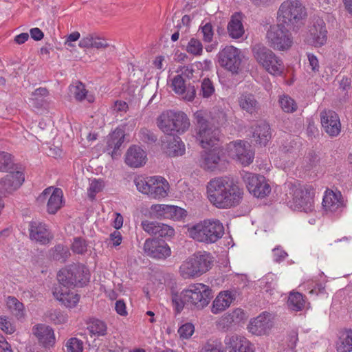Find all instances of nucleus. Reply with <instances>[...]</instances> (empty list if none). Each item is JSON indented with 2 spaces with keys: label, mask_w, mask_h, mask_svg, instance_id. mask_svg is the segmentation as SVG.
<instances>
[{
  "label": "nucleus",
  "mask_w": 352,
  "mask_h": 352,
  "mask_svg": "<svg viewBox=\"0 0 352 352\" xmlns=\"http://www.w3.org/2000/svg\"><path fill=\"white\" fill-rule=\"evenodd\" d=\"M235 299L234 294L231 291L220 292L212 301L211 312L219 314L226 310Z\"/></svg>",
  "instance_id": "28"
},
{
  "label": "nucleus",
  "mask_w": 352,
  "mask_h": 352,
  "mask_svg": "<svg viewBox=\"0 0 352 352\" xmlns=\"http://www.w3.org/2000/svg\"><path fill=\"white\" fill-rule=\"evenodd\" d=\"M224 343L229 352H255V348L246 338L237 334L227 336Z\"/></svg>",
  "instance_id": "23"
},
{
  "label": "nucleus",
  "mask_w": 352,
  "mask_h": 352,
  "mask_svg": "<svg viewBox=\"0 0 352 352\" xmlns=\"http://www.w3.org/2000/svg\"><path fill=\"white\" fill-rule=\"evenodd\" d=\"M214 91L213 82L208 78H205L201 84L200 95L204 98H209L214 94Z\"/></svg>",
  "instance_id": "44"
},
{
  "label": "nucleus",
  "mask_w": 352,
  "mask_h": 352,
  "mask_svg": "<svg viewBox=\"0 0 352 352\" xmlns=\"http://www.w3.org/2000/svg\"><path fill=\"white\" fill-rule=\"evenodd\" d=\"M87 329L91 336L99 337L106 335L107 327L104 322L94 319L88 324Z\"/></svg>",
  "instance_id": "41"
},
{
  "label": "nucleus",
  "mask_w": 352,
  "mask_h": 352,
  "mask_svg": "<svg viewBox=\"0 0 352 352\" xmlns=\"http://www.w3.org/2000/svg\"><path fill=\"white\" fill-rule=\"evenodd\" d=\"M49 320L55 324H63L67 322V316L59 310H53L49 314Z\"/></svg>",
  "instance_id": "52"
},
{
  "label": "nucleus",
  "mask_w": 352,
  "mask_h": 352,
  "mask_svg": "<svg viewBox=\"0 0 352 352\" xmlns=\"http://www.w3.org/2000/svg\"><path fill=\"white\" fill-rule=\"evenodd\" d=\"M59 283L70 287H82L89 280V270L82 264H72L61 269L58 274Z\"/></svg>",
  "instance_id": "10"
},
{
  "label": "nucleus",
  "mask_w": 352,
  "mask_h": 352,
  "mask_svg": "<svg viewBox=\"0 0 352 352\" xmlns=\"http://www.w3.org/2000/svg\"><path fill=\"white\" fill-rule=\"evenodd\" d=\"M79 46L85 48L105 49L109 47V44L104 38L89 34L80 41Z\"/></svg>",
  "instance_id": "37"
},
{
  "label": "nucleus",
  "mask_w": 352,
  "mask_h": 352,
  "mask_svg": "<svg viewBox=\"0 0 352 352\" xmlns=\"http://www.w3.org/2000/svg\"><path fill=\"white\" fill-rule=\"evenodd\" d=\"M188 234L196 241L206 244L213 243L223 236L224 227L219 220L207 219L190 228Z\"/></svg>",
  "instance_id": "5"
},
{
  "label": "nucleus",
  "mask_w": 352,
  "mask_h": 352,
  "mask_svg": "<svg viewBox=\"0 0 352 352\" xmlns=\"http://www.w3.org/2000/svg\"><path fill=\"white\" fill-rule=\"evenodd\" d=\"M143 251L147 256L157 261H165L172 254L170 247L166 242L155 238L145 240Z\"/></svg>",
  "instance_id": "14"
},
{
  "label": "nucleus",
  "mask_w": 352,
  "mask_h": 352,
  "mask_svg": "<svg viewBox=\"0 0 352 352\" xmlns=\"http://www.w3.org/2000/svg\"><path fill=\"white\" fill-rule=\"evenodd\" d=\"M252 50L258 64L269 74L280 76L283 73L285 66L282 59L271 50L262 44H256L252 47Z\"/></svg>",
  "instance_id": "7"
},
{
  "label": "nucleus",
  "mask_w": 352,
  "mask_h": 352,
  "mask_svg": "<svg viewBox=\"0 0 352 352\" xmlns=\"http://www.w3.org/2000/svg\"><path fill=\"white\" fill-rule=\"evenodd\" d=\"M208 198L218 208H230L239 205L243 199V190L233 179L215 177L207 185Z\"/></svg>",
  "instance_id": "1"
},
{
  "label": "nucleus",
  "mask_w": 352,
  "mask_h": 352,
  "mask_svg": "<svg viewBox=\"0 0 352 352\" xmlns=\"http://www.w3.org/2000/svg\"><path fill=\"white\" fill-rule=\"evenodd\" d=\"M147 160L146 152L140 146L133 145L129 147L125 155V162L133 168L144 166Z\"/></svg>",
  "instance_id": "29"
},
{
  "label": "nucleus",
  "mask_w": 352,
  "mask_h": 352,
  "mask_svg": "<svg viewBox=\"0 0 352 352\" xmlns=\"http://www.w3.org/2000/svg\"><path fill=\"white\" fill-rule=\"evenodd\" d=\"M87 245L85 239L75 238L72 245V250L74 252L82 254L87 251Z\"/></svg>",
  "instance_id": "50"
},
{
  "label": "nucleus",
  "mask_w": 352,
  "mask_h": 352,
  "mask_svg": "<svg viewBox=\"0 0 352 352\" xmlns=\"http://www.w3.org/2000/svg\"><path fill=\"white\" fill-rule=\"evenodd\" d=\"M252 133L255 142L260 145L265 146L272 137L270 127L265 122L256 124Z\"/></svg>",
  "instance_id": "34"
},
{
  "label": "nucleus",
  "mask_w": 352,
  "mask_h": 352,
  "mask_svg": "<svg viewBox=\"0 0 352 352\" xmlns=\"http://www.w3.org/2000/svg\"><path fill=\"white\" fill-rule=\"evenodd\" d=\"M67 352H82L83 342L76 338L69 339L66 344Z\"/></svg>",
  "instance_id": "49"
},
{
  "label": "nucleus",
  "mask_w": 352,
  "mask_h": 352,
  "mask_svg": "<svg viewBox=\"0 0 352 352\" xmlns=\"http://www.w3.org/2000/svg\"><path fill=\"white\" fill-rule=\"evenodd\" d=\"M292 190V199L289 201L291 208L306 213L312 212L314 210L316 192L312 186H294Z\"/></svg>",
  "instance_id": "9"
},
{
  "label": "nucleus",
  "mask_w": 352,
  "mask_h": 352,
  "mask_svg": "<svg viewBox=\"0 0 352 352\" xmlns=\"http://www.w3.org/2000/svg\"><path fill=\"white\" fill-rule=\"evenodd\" d=\"M200 29L203 35V40L208 43L212 41L214 35L212 25L210 23H206Z\"/></svg>",
  "instance_id": "57"
},
{
  "label": "nucleus",
  "mask_w": 352,
  "mask_h": 352,
  "mask_svg": "<svg viewBox=\"0 0 352 352\" xmlns=\"http://www.w3.org/2000/svg\"><path fill=\"white\" fill-rule=\"evenodd\" d=\"M175 234L174 229L164 223H160L156 236L162 238L172 237Z\"/></svg>",
  "instance_id": "53"
},
{
  "label": "nucleus",
  "mask_w": 352,
  "mask_h": 352,
  "mask_svg": "<svg viewBox=\"0 0 352 352\" xmlns=\"http://www.w3.org/2000/svg\"><path fill=\"white\" fill-rule=\"evenodd\" d=\"M327 40V30L324 22L318 19L309 28L307 36V42L314 47L324 45Z\"/></svg>",
  "instance_id": "20"
},
{
  "label": "nucleus",
  "mask_w": 352,
  "mask_h": 352,
  "mask_svg": "<svg viewBox=\"0 0 352 352\" xmlns=\"http://www.w3.org/2000/svg\"><path fill=\"white\" fill-rule=\"evenodd\" d=\"M103 188L102 181L94 179L91 180L89 184V187L87 190L89 197L93 200L95 199V197L97 193L100 192Z\"/></svg>",
  "instance_id": "46"
},
{
  "label": "nucleus",
  "mask_w": 352,
  "mask_h": 352,
  "mask_svg": "<svg viewBox=\"0 0 352 352\" xmlns=\"http://www.w3.org/2000/svg\"><path fill=\"white\" fill-rule=\"evenodd\" d=\"M335 347L337 352H352V329H346L340 333Z\"/></svg>",
  "instance_id": "36"
},
{
  "label": "nucleus",
  "mask_w": 352,
  "mask_h": 352,
  "mask_svg": "<svg viewBox=\"0 0 352 352\" xmlns=\"http://www.w3.org/2000/svg\"><path fill=\"white\" fill-rule=\"evenodd\" d=\"M32 333L39 344L45 348H50L56 343V337L53 329L45 324H38L33 327Z\"/></svg>",
  "instance_id": "24"
},
{
  "label": "nucleus",
  "mask_w": 352,
  "mask_h": 352,
  "mask_svg": "<svg viewBox=\"0 0 352 352\" xmlns=\"http://www.w3.org/2000/svg\"><path fill=\"white\" fill-rule=\"evenodd\" d=\"M185 144L180 138H173L166 148V153L170 157L181 156L185 153Z\"/></svg>",
  "instance_id": "40"
},
{
  "label": "nucleus",
  "mask_w": 352,
  "mask_h": 352,
  "mask_svg": "<svg viewBox=\"0 0 352 352\" xmlns=\"http://www.w3.org/2000/svg\"><path fill=\"white\" fill-rule=\"evenodd\" d=\"M195 119L199 127L197 138L200 142L202 148L207 146H214V142H219V131L216 127H210L206 120L207 113L204 111H197L194 114Z\"/></svg>",
  "instance_id": "12"
},
{
  "label": "nucleus",
  "mask_w": 352,
  "mask_h": 352,
  "mask_svg": "<svg viewBox=\"0 0 352 352\" xmlns=\"http://www.w3.org/2000/svg\"><path fill=\"white\" fill-rule=\"evenodd\" d=\"M6 304L10 312L17 317L22 316V302L14 296H8Z\"/></svg>",
  "instance_id": "43"
},
{
  "label": "nucleus",
  "mask_w": 352,
  "mask_h": 352,
  "mask_svg": "<svg viewBox=\"0 0 352 352\" xmlns=\"http://www.w3.org/2000/svg\"><path fill=\"white\" fill-rule=\"evenodd\" d=\"M272 256L275 262L280 263L285 260L288 255L280 246H277L272 250Z\"/></svg>",
  "instance_id": "60"
},
{
  "label": "nucleus",
  "mask_w": 352,
  "mask_h": 352,
  "mask_svg": "<svg viewBox=\"0 0 352 352\" xmlns=\"http://www.w3.org/2000/svg\"><path fill=\"white\" fill-rule=\"evenodd\" d=\"M37 200L40 203H44L47 200V211L54 214L63 206V190L59 188L48 187L38 197Z\"/></svg>",
  "instance_id": "17"
},
{
  "label": "nucleus",
  "mask_w": 352,
  "mask_h": 352,
  "mask_svg": "<svg viewBox=\"0 0 352 352\" xmlns=\"http://www.w3.org/2000/svg\"><path fill=\"white\" fill-rule=\"evenodd\" d=\"M0 329L7 334H12L15 331L14 325L6 316H0Z\"/></svg>",
  "instance_id": "56"
},
{
  "label": "nucleus",
  "mask_w": 352,
  "mask_h": 352,
  "mask_svg": "<svg viewBox=\"0 0 352 352\" xmlns=\"http://www.w3.org/2000/svg\"><path fill=\"white\" fill-rule=\"evenodd\" d=\"M29 235L32 241H35L45 245L53 239V234L47 226L38 219H33L29 223Z\"/></svg>",
  "instance_id": "19"
},
{
  "label": "nucleus",
  "mask_w": 352,
  "mask_h": 352,
  "mask_svg": "<svg viewBox=\"0 0 352 352\" xmlns=\"http://www.w3.org/2000/svg\"><path fill=\"white\" fill-rule=\"evenodd\" d=\"M211 289L203 283L190 285L181 292H172L171 300L177 312L181 311L184 305L194 306L198 309L206 307L212 297Z\"/></svg>",
  "instance_id": "2"
},
{
  "label": "nucleus",
  "mask_w": 352,
  "mask_h": 352,
  "mask_svg": "<svg viewBox=\"0 0 352 352\" xmlns=\"http://www.w3.org/2000/svg\"><path fill=\"white\" fill-rule=\"evenodd\" d=\"M307 9L300 0H285L280 6L277 12L279 23L297 32L307 18Z\"/></svg>",
  "instance_id": "3"
},
{
  "label": "nucleus",
  "mask_w": 352,
  "mask_h": 352,
  "mask_svg": "<svg viewBox=\"0 0 352 352\" xmlns=\"http://www.w3.org/2000/svg\"><path fill=\"white\" fill-rule=\"evenodd\" d=\"M171 86L173 90L177 94H183L186 87L182 75H177L173 78Z\"/></svg>",
  "instance_id": "47"
},
{
  "label": "nucleus",
  "mask_w": 352,
  "mask_h": 352,
  "mask_svg": "<svg viewBox=\"0 0 352 352\" xmlns=\"http://www.w3.org/2000/svg\"><path fill=\"white\" fill-rule=\"evenodd\" d=\"M109 245L111 247L116 248L119 246L122 241V236L118 230H114L109 234Z\"/></svg>",
  "instance_id": "59"
},
{
  "label": "nucleus",
  "mask_w": 352,
  "mask_h": 352,
  "mask_svg": "<svg viewBox=\"0 0 352 352\" xmlns=\"http://www.w3.org/2000/svg\"><path fill=\"white\" fill-rule=\"evenodd\" d=\"M243 179L250 193L256 197L263 198L271 192V187L263 176L246 172Z\"/></svg>",
  "instance_id": "15"
},
{
  "label": "nucleus",
  "mask_w": 352,
  "mask_h": 352,
  "mask_svg": "<svg viewBox=\"0 0 352 352\" xmlns=\"http://www.w3.org/2000/svg\"><path fill=\"white\" fill-rule=\"evenodd\" d=\"M342 206L341 194L333 190H327L323 197L322 206L326 211L336 212Z\"/></svg>",
  "instance_id": "33"
},
{
  "label": "nucleus",
  "mask_w": 352,
  "mask_h": 352,
  "mask_svg": "<svg viewBox=\"0 0 352 352\" xmlns=\"http://www.w3.org/2000/svg\"><path fill=\"white\" fill-rule=\"evenodd\" d=\"M151 209L157 218L178 219L184 213L181 208L172 205L154 204Z\"/></svg>",
  "instance_id": "30"
},
{
  "label": "nucleus",
  "mask_w": 352,
  "mask_h": 352,
  "mask_svg": "<svg viewBox=\"0 0 352 352\" xmlns=\"http://www.w3.org/2000/svg\"><path fill=\"white\" fill-rule=\"evenodd\" d=\"M237 101L240 108L251 115L256 113L259 109L258 102L252 93H241L238 97Z\"/></svg>",
  "instance_id": "31"
},
{
  "label": "nucleus",
  "mask_w": 352,
  "mask_h": 352,
  "mask_svg": "<svg viewBox=\"0 0 352 352\" xmlns=\"http://www.w3.org/2000/svg\"><path fill=\"white\" fill-rule=\"evenodd\" d=\"M217 142H214V146L210 144L204 148L205 151L201 153L199 163L204 170L213 171L219 167L222 149L217 146Z\"/></svg>",
  "instance_id": "18"
},
{
  "label": "nucleus",
  "mask_w": 352,
  "mask_h": 352,
  "mask_svg": "<svg viewBox=\"0 0 352 352\" xmlns=\"http://www.w3.org/2000/svg\"><path fill=\"white\" fill-rule=\"evenodd\" d=\"M266 38L269 45L274 50L279 51L288 50L294 43L292 33L285 28V25L279 23L270 26Z\"/></svg>",
  "instance_id": "11"
},
{
  "label": "nucleus",
  "mask_w": 352,
  "mask_h": 352,
  "mask_svg": "<svg viewBox=\"0 0 352 352\" xmlns=\"http://www.w3.org/2000/svg\"><path fill=\"white\" fill-rule=\"evenodd\" d=\"M129 109L128 104L123 100H116L113 106V111L120 115L126 113Z\"/></svg>",
  "instance_id": "62"
},
{
  "label": "nucleus",
  "mask_w": 352,
  "mask_h": 352,
  "mask_svg": "<svg viewBox=\"0 0 352 352\" xmlns=\"http://www.w3.org/2000/svg\"><path fill=\"white\" fill-rule=\"evenodd\" d=\"M201 352H226L219 342H208L202 347Z\"/></svg>",
  "instance_id": "54"
},
{
  "label": "nucleus",
  "mask_w": 352,
  "mask_h": 352,
  "mask_svg": "<svg viewBox=\"0 0 352 352\" xmlns=\"http://www.w3.org/2000/svg\"><path fill=\"white\" fill-rule=\"evenodd\" d=\"M220 65L233 74L238 73L241 63L240 50L232 45L226 46L218 54Z\"/></svg>",
  "instance_id": "16"
},
{
  "label": "nucleus",
  "mask_w": 352,
  "mask_h": 352,
  "mask_svg": "<svg viewBox=\"0 0 352 352\" xmlns=\"http://www.w3.org/2000/svg\"><path fill=\"white\" fill-rule=\"evenodd\" d=\"M278 102L281 109L285 113H294L298 109V105L295 100L288 95L283 94L280 96Z\"/></svg>",
  "instance_id": "42"
},
{
  "label": "nucleus",
  "mask_w": 352,
  "mask_h": 352,
  "mask_svg": "<svg viewBox=\"0 0 352 352\" xmlns=\"http://www.w3.org/2000/svg\"><path fill=\"white\" fill-rule=\"evenodd\" d=\"M195 331V327L191 323H186L178 329V333L184 339H188L192 336Z\"/></svg>",
  "instance_id": "55"
},
{
  "label": "nucleus",
  "mask_w": 352,
  "mask_h": 352,
  "mask_svg": "<svg viewBox=\"0 0 352 352\" xmlns=\"http://www.w3.org/2000/svg\"><path fill=\"white\" fill-rule=\"evenodd\" d=\"M183 98L188 101H192L195 98L196 90L194 86L185 88V92L181 94Z\"/></svg>",
  "instance_id": "64"
},
{
  "label": "nucleus",
  "mask_w": 352,
  "mask_h": 352,
  "mask_svg": "<svg viewBox=\"0 0 352 352\" xmlns=\"http://www.w3.org/2000/svg\"><path fill=\"white\" fill-rule=\"evenodd\" d=\"M186 51L194 56H199L203 52L202 43L199 40L192 38L188 43Z\"/></svg>",
  "instance_id": "45"
},
{
  "label": "nucleus",
  "mask_w": 352,
  "mask_h": 352,
  "mask_svg": "<svg viewBox=\"0 0 352 352\" xmlns=\"http://www.w3.org/2000/svg\"><path fill=\"white\" fill-rule=\"evenodd\" d=\"M228 155L238 161L243 166H247L253 162L254 151L246 141L236 140L230 142L227 146Z\"/></svg>",
  "instance_id": "13"
},
{
  "label": "nucleus",
  "mask_w": 352,
  "mask_h": 352,
  "mask_svg": "<svg viewBox=\"0 0 352 352\" xmlns=\"http://www.w3.org/2000/svg\"><path fill=\"white\" fill-rule=\"evenodd\" d=\"M233 324H236L230 313L222 316L217 322V325L222 330H228Z\"/></svg>",
  "instance_id": "48"
},
{
  "label": "nucleus",
  "mask_w": 352,
  "mask_h": 352,
  "mask_svg": "<svg viewBox=\"0 0 352 352\" xmlns=\"http://www.w3.org/2000/svg\"><path fill=\"white\" fill-rule=\"evenodd\" d=\"M157 125L166 135H182L188 130L190 122L184 112L168 110L158 116Z\"/></svg>",
  "instance_id": "4"
},
{
  "label": "nucleus",
  "mask_w": 352,
  "mask_h": 352,
  "mask_svg": "<svg viewBox=\"0 0 352 352\" xmlns=\"http://www.w3.org/2000/svg\"><path fill=\"white\" fill-rule=\"evenodd\" d=\"M139 137L146 143H152L157 140L155 134L147 129H142L139 132Z\"/></svg>",
  "instance_id": "58"
},
{
  "label": "nucleus",
  "mask_w": 352,
  "mask_h": 352,
  "mask_svg": "<svg viewBox=\"0 0 352 352\" xmlns=\"http://www.w3.org/2000/svg\"><path fill=\"white\" fill-rule=\"evenodd\" d=\"M22 185V172L19 174H10L0 179V193L4 196L12 194Z\"/></svg>",
  "instance_id": "27"
},
{
  "label": "nucleus",
  "mask_w": 352,
  "mask_h": 352,
  "mask_svg": "<svg viewBox=\"0 0 352 352\" xmlns=\"http://www.w3.org/2000/svg\"><path fill=\"white\" fill-rule=\"evenodd\" d=\"M307 59L309 63V66L310 67L311 71L314 73L318 72L320 69V65L318 58L316 55L311 53H307Z\"/></svg>",
  "instance_id": "61"
},
{
  "label": "nucleus",
  "mask_w": 352,
  "mask_h": 352,
  "mask_svg": "<svg viewBox=\"0 0 352 352\" xmlns=\"http://www.w3.org/2000/svg\"><path fill=\"white\" fill-rule=\"evenodd\" d=\"M160 223L156 221H150L144 220L142 221L141 226L142 229L151 235H157V230Z\"/></svg>",
  "instance_id": "51"
},
{
  "label": "nucleus",
  "mask_w": 352,
  "mask_h": 352,
  "mask_svg": "<svg viewBox=\"0 0 352 352\" xmlns=\"http://www.w3.org/2000/svg\"><path fill=\"white\" fill-rule=\"evenodd\" d=\"M134 182L139 192L151 198L160 199L168 195L169 184L161 176H138Z\"/></svg>",
  "instance_id": "8"
},
{
  "label": "nucleus",
  "mask_w": 352,
  "mask_h": 352,
  "mask_svg": "<svg viewBox=\"0 0 352 352\" xmlns=\"http://www.w3.org/2000/svg\"><path fill=\"white\" fill-rule=\"evenodd\" d=\"M287 305L289 309L292 311H301L305 307V297L299 292H291L288 297Z\"/></svg>",
  "instance_id": "39"
},
{
  "label": "nucleus",
  "mask_w": 352,
  "mask_h": 352,
  "mask_svg": "<svg viewBox=\"0 0 352 352\" xmlns=\"http://www.w3.org/2000/svg\"><path fill=\"white\" fill-rule=\"evenodd\" d=\"M115 310L121 316H126L128 314L126 303L123 300H118L116 302Z\"/></svg>",
  "instance_id": "63"
},
{
  "label": "nucleus",
  "mask_w": 352,
  "mask_h": 352,
  "mask_svg": "<svg viewBox=\"0 0 352 352\" xmlns=\"http://www.w3.org/2000/svg\"><path fill=\"white\" fill-rule=\"evenodd\" d=\"M242 19L243 17L240 13H235L232 16L228 25V31L232 38H239L243 35L245 30Z\"/></svg>",
  "instance_id": "35"
},
{
  "label": "nucleus",
  "mask_w": 352,
  "mask_h": 352,
  "mask_svg": "<svg viewBox=\"0 0 352 352\" xmlns=\"http://www.w3.org/2000/svg\"><path fill=\"white\" fill-rule=\"evenodd\" d=\"M272 326L270 314L263 312L250 322L248 329L254 335L262 336L267 333Z\"/></svg>",
  "instance_id": "25"
},
{
  "label": "nucleus",
  "mask_w": 352,
  "mask_h": 352,
  "mask_svg": "<svg viewBox=\"0 0 352 352\" xmlns=\"http://www.w3.org/2000/svg\"><path fill=\"white\" fill-rule=\"evenodd\" d=\"M71 287L58 283L53 289V296L67 307H75L79 301V296L70 290Z\"/></svg>",
  "instance_id": "22"
},
{
  "label": "nucleus",
  "mask_w": 352,
  "mask_h": 352,
  "mask_svg": "<svg viewBox=\"0 0 352 352\" xmlns=\"http://www.w3.org/2000/svg\"><path fill=\"white\" fill-rule=\"evenodd\" d=\"M212 263V257L209 253L195 254L182 262L179 272L184 279L195 278L208 272Z\"/></svg>",
  "instance_id": "6"
},
{
  "label": "nucleus",
  "mask_w": 352,
  "mask_h": 352,
  "mask_svg": "<svg viewBox=\"0 0 352 352\" xmlns=\"http://www.w3.org/2000/svg\"><path fill=\"white\" fill-rule=\"evenodd\" d=\"M322 126L331 137L338 136L341 131V123L338 115L333 111H324L320 113Z\"/></svg>",
  "instance_id": "21"
},
{
  "label": "nucleus",
  "mask_w": 352,
  "mask_h": 352,
  "mask_svg": "<svg viewBox=\"0 0 352 352\" xmlns=\"http://www.w3.org/2000/svg\"><path fill=\"white\" fill-rule=\"evenodd\" d=\"M124 131L120 129H116L108 135L105 150L113 158L120 155V148L124 142Z\"/></svg>",
  "instance_id": "26"
},
{
  "label": "nucleus",
  "mask_w": 352,
  "mask_h": 352,
  "mask_svg": "<svg viewBox=\"0 0 352 352\" xmlns=\"http://www.w3.org/2000/svg\"><path fill=\"white\" fill-rule=\"evenodd\" d=\"M70 94L78 101H82L86 99L89 102L94 101V97L92 95L87 94V91L85 85L80 82H76L69 86Z\"/></svg>",
  "instance_id": "38"
},
{
  "label": "nucleus",
  "mask_w": 352,
  "mask_h": 352,
  "mask_svg": "<svg viewBox=\"0 0 352 352\" xmlns=\"http://www.w3.org/2000/svg\"><path fill=\"white\" fill-rule=\"evenodd\" d=\"M21 165L15 162L14 157L9 153L0 151V171L10 174H19Z\"/></svg>",
  "instance_id": "32"
}]
</instances>
